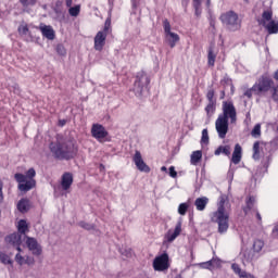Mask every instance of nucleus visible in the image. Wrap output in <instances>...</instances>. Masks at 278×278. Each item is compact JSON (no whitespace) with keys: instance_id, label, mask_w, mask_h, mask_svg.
I'll list each match as a JSON object with an SVG mask.
<instances>
[{"instance_id":"1","label":"nucleus","mask_w":278,"mask_h":278,"mask_svg":"<svg viewBox=\"0 0 278 278\" xmlns=\"http://www.w3.org/2000/svg\"><path fill=\"white\" fill-rule=\"evenodd\" d=\"M270 92L273 101H278V85H275V80L268 74H263L257 78L252 88L247 89L243 92V97L253 99V94L256 97H264Z\"/></svg>"},{"instance_id":"2","label":"nucleus","mask_w":278,"mask_h":278,"mask_svg":"<svg viewBox=\"0 0 278 278\" xmlns=\"http://www.w3.org/2000/svg\"><path fill=\"white\" fill-rule=\"evenodd\" d=\"M49 149L55 160H73L77 155V144L73 139L51 142Z\"/></svg>"},{"instance_id":"3","label":"nucleus","mask_w":278,"mask_h":278,"mask_svg":"<svg viewBox=\"0 0 278 278\" xmlns=\"http://www.w3.org/2000/svg\"><path fill=\"white\" fill-rule=\"evenodd\" d=\"M226 203L227 195H220L217 203V210L210 215L211 223H215L217 225V231L222 236L229 231V212L225 208Z\"/></svg>"},{"instance_id":"4","label":"nucleus","mask_w":278,"mask_h":278,"mask_svg":"<svg viewBox=\"0 0 278 278\" xmlns=\"http://www.w3.org/2000/svg\"><path fill=\"white\" fill-rule=\"evenodd\" d=\"M36 169L34 167L29 168L25 174L16 173L14 175L15 181H17L20 192H29V190H34L36 186Z\"/></svg>"},{"instance_id":"5","label":"nucleus","mask_w":278,"mask_h":278,"mask_svg":"<svg viewBox=\"0 0 278 278\" xmlns=\"http://www.w3.org/2000/svg\"><path fill=\"white\" fill-rule=\"evenodd\" d=\"M219 18L230 31H238L242 27V21H240L238 13L233 11L223 13Z\"/></svg>"},{"instance_id":"6","label":"nucleus","mask_w":278,"mask_h":278,"mask_svg":"<svg viewBox=\"0 0 278 278\" xmlns=\"http://www.w3.org/2000/svg\"><path fill=\"white\" fill-rule=\"evenodd\" d=\"M112 31V18L108 17L104 23L102 30H99L94 37V49L96 51H103L105 47V40L108 35Z\"/></svg>"},{"instance_id":"7","label":"nucleus","mask_w":278,"mask_h":278,"mask_svg":"<svg viewBox=\"0 0 278 278\" xmlns=\"http://www.w3.org/2000/svg\"><path fill=\"white\" fill-rule=\"evenodd\" d=\"M258 25L265 27L268 34H278V22L273 20V11L267 10L262 14V18L258 20Z\"/></svg>"},{"instance_id":"8","label":"nucleus","mask_w":278,"mask_h":278,"mask_svg":"<svg viewBox=\"0 0 278 278\" xmlns=\"http://www.w3.org/2000/svg\"><path fill=\"white\" fill-rule=\"evenodd\" d=\"M149 84H151V80L144 71L137 73L134 84V92L136 97H142V92L147 90Z\"/></svg>"},{"instance_id":"9","label":"nucleus","mask_w":278,"mask_h":278,"mask_svg":"<svg viewBox=\"0 0 278 278\" xmlns=\"http://www.w3.org/2000/svg\"><path fill=\"white\" fill-rule=\"evenodd\" d=\"M223 114H219L218 116L222 118H225L226 121H229L230 123H236L238 121V113L236 111V106L233 105V102H223Z\"/></svg>"},{"instance_id":"10","label":"nucleus","mask_w":278,"mask_h":278,"mask_svg":"<svg viewBox=\"0 0 278 278\" xmlns=\"http://www.w3.org/2000/svg\"><path fill=\"white\" fill-rule=\"evenodd\" d=\"M153 268L157 273H164L170 268V258L168 253H163L156 256L153 261Z\"/></svg>"},{"instance_id":"11","label":"nucleus","mask_w":278,"mask_h":278,"mask_svg":"<svg viewBox=\"0 0 278 278\" xmlns=\"http://www.w3.org/2000/svg\"><path fill=\"white\" fill-rule=\"evenodd\" d=\"M215 129L218 134V138H220L222 140L227 138V134L229 131V119H225L224 117H220L218 115L215 122Z\"/></svg>"},{"instance_id":"12","label":"nucleus","mask_w":278,"mask_h":278,"mask_svg":"<svg viewBox=\"0 0 278 278\" xmlns=\"http://www.w3.org/2000/svg\"><path fill=\"white\" fill-rule=\"evenodd\" d=\"M26 247L35 257L42 255V245L34 237H26Z\"/></svg>"},{"instance_id":"13","label":"nucleus","mask_w":278,"mask_h":278,"mask_svg":"<svg viewBox=\"0 0 278 278\" xmlns=\"http://www.w3.org/2000/svg\"><path fill=\"white\" fill-rule=\"evenodd\" d=\"M132 161L135 162V166H137L138 170L141 173H151V167L144 163V160H142V154L140 151H136L135 155L132 157Z\"/></svg>"},{"instance_id":"14","label":"nucleus","mask_w":278,"mask_h":278,"mask_svg":"<svg viewBox=\"0 0 278 278\" xmlns=\"http://www.w3.org/2000/svg\"><path fill=\"white\" fill-rule=\"evenodd\" d=\"M91 135L96 140H103V138H108V130H105V127L101 124H93Z\"/></svg>"},{"instance_id":"15","label":"nucleus","mask_w":278,"mask_h":278,"mask_svg":"<svg viewBox=\"0 0 278 278\" xmlns=\"http://www.w3.org/2000/svg\"><path fill=\"white\" fill-rule=\"evenodd\" d=\"M73 174L71 172H65L61 176V190L63 192H68L71 190V186H73Z\"/></svg>"},{"instance_id":"16","label":"nucleus","mask_w":278,"mask_h":278,"mask_svg":"<svg viewBox=\"0 0 278 278\" xmlns=\"http://www.w3.org/2000/svg\"><path fill=\"white\" fill-rule=\"evenodd\" d=\"M5 242H8L9 244H12V247H15L16 251H18V253H21V251H23L21 249V244L23 243L22 239H21V233L18 232H14L9 235L5 238Z\"/></svg>"},{"instance_id":"17","label":"nucleus","mask_w":278,"mask_h":278,"mask_svg":"<svg viewBox=\"0 0 278 278\" xmlns=\"http://www.w3.org/2000/svg\"><path fill=\"white\" fill-rule=\"evenodd\" d=\"M181 235V222H178L175 226V229H169L165 235L167 242H175L177 238Z\"/></svg>"},{"instance_id":"18","label":"nucleus","mask_w":278,"mask_h":278,"mask_svg":"<svg viewBox=\"0 0 278 278\" xmlns=\"http://www.w3.org/2000/svg\"><path fill=\"white\" fill-rule=\"evenodd\" d=\"M39 29L43 38H47L48 40H55V30H53L52 26L41 24Z\"/></svg>"},{"instance_id":"19","label":"nucleus","mask_w":278,"mask_h":278,"mask_svg":"<svg viewBox=\"0 0 278 278\" xmlns=\"http://www.w3.org/2000/svg\"><path fill=\"white\" fill-rule=\"evenodd\" d=\"M207 203H210V199L207 197L197 198L194 201L195 210H198V212L205 211Z\"/></svg>"},{"instance_id":"20","label":"nucleus","mask_w":278,"mask_h":278,"mask_svg":"<svg viewBox=\"0 0 278 278\" xmlns=\"http://www.w3.org/2000/svg\"><path fill=\"white\" fill-rule=\"evenodd\" d=\"M242 160V147H240V143H237L235 146V150L232 153L231 162L232 164H238Z\"/></svg>"},{"instance_id":"21","label":"nucleus","mask_w":278,"mask_h":278,"mask_svg":"<svg viewBox=\"0 0 278 278\" xmlns=\"http://www.w3.org/2000/svg\"><path fill=\"white\" fill-rule=\"evenodd\" d=\"M165 38H166L170 49H175V47L179 42V35L176 33H173V31L165 35Z\"/></svg>"},{"instance_id":"22","label":"nucleus","mask_w":278,"mask_h":278,"mask_svg":"<svg viewBox=\"0 0 278 278\" xmlns=\"http://www.w3.org/2000/svg\"><path fill=\"white\" fill-rule=\"evenodd\" d=\"M203 157V152L201 150L193 151L190 156V164L192 166H197L201 162Z\"/></svg>"},{"instance_id":"23","label":"nucleus","mask_w":278,"mask_h":278,"mask_svg":"<svg viewBox=\"0 0 278 278\" xmlns=\"http://www.w3.org/2000/svg\"><path fill=\"white\" fill-rule=\"evenodd\" d=\"M207 64L212 68H214V65L216 64V53L214 52L213 47H210L207 51Z\"/></svg>"},{"instance_id":"24","label":"nucleus","mask_w":278,"mask_h":278,"mask_svg":"<svg viewBox=\"0 0 278 278\" xmlns=\"http://www.w3.org/2000/svg\"><path fill=\"white\" fill-rule=\"evenodd\" d=\"M17 210L18 212H22V214H25V212L29 211V200L27 199H22L17 203Z\"/></svg>"},{"instance_id":"25","label":"nucleus","mask_w":278,"mask_h":278,"mask_svg":"<svg viewBox=\"0 0 278 278\" xmlns=\"http://www.w3.org/2000/svg\"><path fill=\"white\" fill-rule=\"evenodd\" d=\"M17 233L25 235L27 231H29V226L27 225V222L25 219H21L17 223Z\"/></svg>"},{"instance_id":"26","label":"nucleus","mask_w":278,"mask_h":278,"mask_svg":"<svg viewBox=\"0 0 278 278\" xmlns=\"http://www.w3.org/2000/svg\"><path fill=\"white\" fill-rule=\"evenodd\" d=\"M220 153H223L224 155H231V147L229 146H219L216 150H215V155H220Z\"/></svg>"},{"instance_id":"27","label":"nucleus","mask_w":278,"mask_h":278,"mask_svg":"<svg viewBox=\"0 0 278 278\" xmlns=\"http://www.w3.org/2000/svg\"><path fill=\"white\" fill-rule=\"evenodd\" d=\"M207 118H212L214 112H216V102H208L205 108Z\"/></svg>"},{"instance_id":"28","label":"nucleus","mask_w":278,"mask_h":278,"mask_svg":"<svg viewBox=\"0 0 278 278\" xmlns=\"http://www.w3.org/2000/svg\"><path fill=\"white\" fill-rule=\"evenodd\" d=\"M202 0H193L192 5L194 8V14L199 18L201 16L203 9L201 8Z\"/></svg>"},{"instance_id":"29","label":"nucleus","mask_w":278,"mask_h":278,"mask_svg":"<svg viewBox=\"0 0 278 278\" xmlns=\"http://www.w3.org/2000/svg\"><path fill=\"white\" fill-rule=\"evenodd\" d=\"M254 205H255V198L254 197H250L247 200V206L243 208L244 214H249V212H251L253 210Z\"/></svg>"},{"instance_id":"30","label":"nucleus","mask_w":278,"mask_h":278,"mask_svg":"<svg viewBox=\"0 0 278 278\" xmlns=\"http://www.w3.org/2000/svg\"><path fill=\"white\" fill-rule=\"evenodd\" d=\"M231 268L233 273L238 275L240 278H244L247 276V271L242 270V268H240V265H238L237 263H233L231 265Z\"/></svg>"},{"instance_id":"31","label":"nucleus","mask_w":278,"mask_h":278,"mask_svg":"<svg viewBox=\"0 0 278 278\" xmlns=\"http://www.w3.org/2000/svg\"><path fill=\"white\" fill-rule=\"evenodd\" d=\"M79 12H81V5L79 4L68 9L70 16H79Z\"/></svg>"},{"instance_id":"32","label":"nucleus","mask_w":278,"mask_h":278,"mask_svg":"<svg viewBox=\"0 0 278 278\" xmlns=\"http://www.w3.org/2000/svg\"><path fill=\"white\" fill-rule=\"evenodd\" d=\"M253 138H260L262 136V125L256 124L251 131Z\"/></svg>"},{"instance_id":"33","label":"nucleus","mask_w":278,"mask_h":278,"mask_svg":"<svg viewBox=\"0 0 278 278\" xmlns=\"http://www.w3.org/2000/svg\"><path fill=\"white\" fill-rule=\"evenodd\" d=\"M253 160H260V141L254 142L253 144Z\"/></svg>"},{"instance_id":"34","label":"nucleus","mask_w":278,"mask_h":278,"mask_svg":"<svg viewBox=\"0 0 278 278\" xmlns=\"http://www.w3.org/2000/svg\"><path fill=\"white\" fill-rule=\"evenodd\" d=\"M189 207H190V204H188V203L179 204L178 214H180V216H186V213L188 212Z\"/></svg>"},{"instance_id":"35","label":"nucleus","mask_w":278,"mask_h":278,"mask_svg":"<svg viewBox=\"0 0 278 278\" xmlns=\"http://www.w3.org/2000/svg\"><path fill=\"white\" fill-rule=\"evenodd\" d=\"M264 249V242L260 239L254 241L253 244V250L255 251V253H260V251H262Z\"/></svg>"},{"instance_id":"36","label":"nucleus","mask_w":278,"mask_h":278,"mask_svg":"<svg viewBox=\"0 0 278 278\" xmlns=\"http://www.w3.org/2000/svg\"><path fill=\"white\" fill-rule=\"evenodd\" d=\"M0 262L2 264H13L12 258H10V256L3 252H0Z\"/></svg>"},{"instance_id":"37","label":"nucleus","mask_w":278,"mask_h":278,"mask_svg":"<svg viewBox=\"0 0 278 278\" xmlns=\"http://www.w3.org/2000/svg\"><path fill=\"white\" fill-rule=\"evenodd\" d=\"M17 31L21 36H27V34H29V27L27 26V24L20 25Z\"/></svg>"},{"instance_id":"38","label":"nucleus","mask_w":278,"mask_h":278,"mask_svg":"<svg viewBox=\"0 0 278 278\" xmlns=\"http://www.w3.org/2000/svg\"><path fill=\"white\" fill-rule=\"evenodd\" d=\"M201 142L203 144H207V142H210V135L207 134V128H204L202 130V139H201Z\"/></svg>"},{"instance_id":"39","label":"nucleus","mask_w":278,"mask_h":278,"mask_svg":"<svg viewBox=\"0 0 278 278\" xmlns=\"http://www.w3.org/2000/svg\"><path fill=\"white\" fill-rule=\"evenodd\" d=\"M78 225L79 227H81L83 229H86L87 231L94 229V225L88 224L86 222H80Z\"/></svg>"},{"instance_id":"40","label":"nucleus","mask_w":278,"mask_h":278,"mask_svg":"<svg viewBox=\"0 0 278 278\" xmlns=\"http://www.w3.org/2000/svg\"><path fill=\"white\" fill-rule=\"evenodd\" d=\"M15 262L20 265V266H25V256L21 255V253H17L15 255Z\"/></svg>"},{"instance_id":"41","label":"nucleus","mask_w":278,"mask_h":278,"mask_svg":"<svg viewBox=\"0 0 278 278\" xmlns=\"http://www.w3.org/2000/svg\"><path fill=\"white\" fill-rule=\"evenodd\" d=\"M163 28L165 31V36L172 33L170 31V22H168V20L163 21Z\"/></svg>"},{"instance_id":"42","label":"nucleus","mask_w":278,"mask_h":278,"mask_svg":"<svg viewBox=\"0 0 278 278\" xmlns=\"http://www.w3.org/2000/svg\"><path fill=\"white\" fill-rule=\"evenodd\" d=\"M206 99L208 103H216V100H214V90L210 89L206 93Z\"/></svg>"},{"instance_id":"43","label":"nucleus","mask_w":278,"mask_h":278,"mask_svg":"<svg viewBox=\"0 0 278 278\" xmlns=\"http://www.w3.org/2000/svg\"><path fill=\"white\" fill-rule=\"evenodd\" d=\"M20 3H22L24 8H28V5H36V0H20Z\"/></svg>"},{"instance_id":"44","label":"nucleus","mask_w":278,"mask_h":278,"mask_svg":"<svg viewBox=\"0 0 278 278\" xmlns=\"http://www.w3.org/2000/svg\"><path fill=\"white\" fill-rule=\"evenodd\" d=\"M25 264L27 266H34V264H36V260L34 256H25Z\"/></svg>"},{"instance_id":"45","label":"nucleus","mask_w":278,"mask_h":278,"mask_svg":"<svg viewBox=\"0 0 278 278\" xmlns=\"http://www.w3.org/2000/svg\"><path fill=\"white\" fill-rule=\"evenodd\" d=\"M56 52L59 53V55H66V49H64V46L59 45L56 47Z\"/></svg>"},{"instance_id":"46","label":"nucleus","mask_w":278,"mask_h":278,"mask_svg":"<svg viewBox=\"0 0 278 278\" xmlns=\"http://www.w3.org/2000/svg\"><path fill=\"white\" fill-rule=\"evenodd\" d=\"M169 177L173 179L177 178V170H175V166L169 167Z\"/></svg>"},{"instance_id":"47","label":"nucleus","mask_w":278,"mask_h":278,"mask_svg":"<svg viewBox=\"0 0 278 278\" xmlns=\"http://www.w3.org/2000/svg\"><path fill=\"white\" fill-rule=\"evenodd\" d=\"M0 203H3V182H0Z\"/></svg>"},{"instance_id":"48","label":"nucleus","mask_w":278,"mask_h":278,"mask_svg":"<svg viewBox=\"0 0 278 278\" xmlns=\"http://www.w3.org/2000/svg\"><path fill=\"white\" fill-rule=\"evenodd\" d=\"M13 92H14L15 94H21V87H18V85H14V86H13Z\"/></svg>"},{"instance_id":"49","label":"nucleus","mask_w":278,"mask_h":278,"mask_svg":"<svg viewBox=\"0 0 278 278\" xmlns=\"http://www.w3.org/2000/svg\"><path fill=\"white\" fill-rule=\"evenodd\" d=\"M65 5L71 8V5H73V0H65Z\"/></svg>"},{"instance_id":"50","label":"nucleus","mask_w":278,"mask_h":278,"mask_svg":"<svg viewBox=\"0 0 278 278\" xmlns=\"http://www.w3.org/2000/svg\"><path fill=\"white\" fill-rule=\"evenodd\" d=\"M273 233H274V236H278V227H275V228L273 229Z\"/></svg>"},{"instance_id":"51","label":"nucleus","mask_w":278,"mask_h":278,"mask_svg":"<svg viewBox=\"0 0 278 278\" xmlns=\"http://www.w3.org/2000/svg\"><path fill=\"white\" fill-rule=\"evenodd\" d=\"M244 278H255V276H253V275H251V274H247V271H245Z\"/></svg>"},{"instance_id":"52","label":"nucleus","mask_w":278,"mask_h":278,"mask_svg":"<svg viewBox=\"0 0 278 278\" xmlns=\"http://www.w3.org/2000/svg\"><path fill=\"white\" fill-rule=\"evenodd\" d=\"M212 0H206V7L210 8Z\"/></svg>"},{"instance_id":"53","label":"nucleus","mask_w":278,"mask_h":278,"mask_svg":"<svg viewBox=\"0 0 278 278\" xmlns=\"http://www.w3.org/2000/svg\"><path fill=\"white\" fill-rule=\"evenodd\" d=\"M161 170H162L163 173H166V170H167L166 166H162V167H161Z\"/></svg>"},{"instance_id":"54","label":"nucleus","mask_w":278,"mask_h":278,"mask_svg":"<svg viewBox=\"0 0 278 278\" xmlns=\"http://www.w3.org/2000/svg\"><path fill=\"white\" fill-rule=\"evenodd\" d=\"M256 218H257L258 220H262V215H260V213H256Z\"/></svg>"},{"instance_id":"55","label":"nucleus","mask_w":278,"mask_h":278,"mask_svg":"<svg viewBox=\"0 0 278 278\" xmlns=\"http://www.w3.org/2000/svg\"><path fill=\"white\" fill-rule=\"evenodd\" d=\"M222 96L225 97V91L222 92Z\"/></svg>"},{"instance_id":"56","label":"nucleus","mask_w":278,"mask_h":278,"mask_svg":"<svg viewBox=\"0 0 278 278\" xmlns=\"http://www.w3.org/2000/svg\"><path fill=\"white\" fill-rule=\"evenodd\" d=\"M222 96L225 97V91L222 92Z\"/></svg>"},{"instance_id":"57","label":"nucleus","mask_w":278,"mask_h":278,"mask_svg":"<svg viewBox=\"0 0 278 278\" xmlns=\"http://www.w3.org/2000/svg\"><path fill=\"white\" fill-rule=\"evenodd\" d=\"M62 125H64V122H62Z\"/></svg>"},{"instance_id":"58","label":"nucleus","mask_w":278,"mask_h":278,"mask_svg":"<svg viewBox=\"0 0 278 278\" xmlns=\"http://www.w3.org/2000/svg\"><path fill=\"white\" fill-rule=\"evenodd\" d=\"M62 125H64V122H62Z\"/></svg>"}]
</instances>
